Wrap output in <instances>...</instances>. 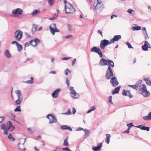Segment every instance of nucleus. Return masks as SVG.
<instances>
[{
    "label": "nucleus",
    "mask_w": 151,
    "mask_h": 151,
    "mask_svg": "<svg viewBox=\"0 0 151 151\" xmlns=\"http://www.w3.org/2000/svg\"><path fill=\"white\" fill-rule=\"evenodd\" d=\"M106 138L105 139V142L107 143V144H109V142L110 141V139L111 138V135L109 134H107L106 135Z\"/></svg>",
    "instance_id": "obj_27"
},
{
    "label": "nucleus",
    "mask_w": 151,
    "mask_h": 151,
    "mask_svg": "<svg viewBox=\"0 0 151 151\" xmlns=\"http://www.w3.org/2000/svg\"><path fill=\"white\" fill-rule=\"evenodd\" d=\"M38 25H37L34 24L33 25V26L32 29L31 31L32 34H34L36 31Z\"/></svg>",
    "instance_id": "obj_24"
},
{
    "label": "nucleus",
    "mask_w": 151,
    "mask_h": 151,
    "mask_svg": "<svg viewBox=\"0 0 151 151\" xmlns=\"http://www.w3.org/2000/svg\"><path fill=\"white\" fill-rule=\"evenodd\" d=\"M46 117L49 119V124L55 123L57 122V119L52 114H48L47 116Z\"/></svg>",
    "instance_id": "obj_8"
},
{
    "label": "nucleus",
    "mask_w": 151,
    "mask_h": 151,
    "mask_svg": "<svg viewBox=\"0 0 151 151\" xmlns=\"http://www.w3.org/2000/svg\"><path fill=\"white\" fill-rule=\"evenodd\" d=\"M136 127L141 129L142 130H146L148 131H149L150 130V128L149 127L144 126L142 125H138Z\"/></svg>",
    "instance_id": "obj_22"
},
{
    "label": "nucleus",
    "mask_w": 151,
    "mask_h": 151,
    "mask_svg": "<svg viewBox=\"0 0 151 151\" xmlns=\"http://www.w3.org/2000/svg\"><path fill=\"white\" fill-rule=\"evenodd\" d=\"M21 110L20 106H17V108L14 109V111L15 112L20 111Z\"/></svg>",
    "instance_id": "obj_39"
},
{
    "label": "nucleus",
    "mask_w": 151,
    "mask_h": 151,
    "mask_svg": "<svg viewBox=\"0 0 151 151\" xmlns=\"http://www.w3.org/2000/svg\"><path fill=\"white\" fill-rule=\"evenodd\" d=\"M84 130V129H83V128H81L80 127L76 129V131H80V130Z\"/></svg>",
    "instance_id": "obj_56"
},
{
    "label": "nucleus",
    "mask_w": 151,
    "mask_h": 151,
    "mask_svg": "<svg viewBox=\"0 0 151 151\" xmlns=\"http://www.w3.org/2000/svg\"><path fill=\"white\" fill-rule=\"evenodd\" d=\"M117 17V16L116 15L113 14L111 16V19H112L114 17Z\"/></svg>",
    "instance_id": "obj_62"
},
{
    "label": "nucleus",
    "mask_w": 151,
    "mask_h": 151,
    "mask_svg": "<svg viewBox=\"0 0 151 151\" xmlns=\"http://www.w3.org/2000/svg\"><path fill=\"white\" fill-rule=\"evenodd\" d=\"M104 65H108L109 67H113L114 66V63L112 61L110 60H106L104 59Z\"/></svg>",
    "instance_id": "obj_15"
},
{
    "label": "nucleus",
    "mask_w": 151,
    "mask_h": 151,
    "mask_svg": "<svg viewBox=\"0 0 151 151\" xmlns=\"http://www.w3.org/2000/svg\"><path fill=\"white\" fill-rule=\"evenodd\" d=\"M68 72H70L71 73V71H70L68 69H67L65 70V75L67 76L68 74Z\"/></svg>",
    "instance_id": "obj_50"
},
{
    "label": "nucleus",
    "mask_w": 151,
    "mask_h": 151,
    "mask_svg": "<svg viewBox=\"0 0 151 151\" xmlns=\"http://www.w3.org/2000/svg\"><path fill=\"white\" fill-rule=\"evenodd\" d=\"M113 74L112 70L110 67H109L106 75V77L107 79H109L110 77L113 76Z\"/></svg>",
    "instance_id": "obj_10"
},
{
    "label": "nucleus",
    "mask_w": 151,
    "mask_h": 151,
    "mask_svg": "<svg viewBox=\"0 0 151 151\" xmlns=\"http://www.w3.org/2000/svg\"><path fill=\"white\" fill-rule=\"evenodd\" d=\"M71 114V110L69 109L68 110V111L67 112H66L65 113H63V114H68V115H70Z\"/></svg>",
    "instance_id": "obj_46"
},
{
    "label": "nucleus",
    "mask_w": 151,
    "mask_h": 151,
    "mask_svg": "<svg viewBox=\"0 0 151 151\" xmlns=\"http://www.w3.org/2000/svg\"><path fill=\"white\" fill-rule=\"evenodd\" d=\"M67 128L66 129L70 130V131H72V129L71 127H68V126L67 127Z\"/></svg>",
    "instance_id": "obj_64"
},
{
    "label": "nucleus",
    "mask_w": 151,
    "mask_h": 151,
    "mask_svg": "<svg viewBox=\"0 0 151 151\" xmlns=\"http://www.w3.org/2000/svg\"><path fill=\"white\" fill-rule=\"evenodd\" d=\"M150 45L148 42L147 41H146L145 42L144 45L142 46V49L143 50L147 51L148 50V47L151 48Z\"/></svg>",
    "instance_id": "obj_17"
},
{
    "label": "nucleus",
    "mask_w": 151,
    "mask_h": 151,
    "mask_svg": "<svg viewBox=\"0 0 151 151\" xmlns=\"http://www.w3.org/2000/svg\"><path fill=\"white\" fill-rule=\"evenodd\" d=\"M7 127L5 124H2L1 125V128L3 130L4 133L5 135H7L8 134V131H12L14 129V127L13 126L12 122L10 121H9L7 123Z\"/></svg>",
    "instance_id": "obj_1"
},
{
    "label": "nucleus",
    "mask_w": 151,
    "mask_h": 151,
    "mask_svg": "<svg viewBox=\"0 0 151 151\" xmlns=\"http://www.w3.org/2000/svg\"><path fill=\"white\" fill-rule=\"evenodd\" d=\"M113 42H109L108 40L104 39V47L106 46L107 45L110 44L111 43H113Z\"/></svg>",
    "instance_id": "obj_31"
},
{
    "label": "nucleus",
    "mask_w": 151,
    "mask_h": 151,
    "mask_svg": "<svg viewBox=\"0 0 151 151\" xmlns=\"http://www.w3.org/2000/svg\"><path fill=\"white\" fill-rule=\"evenodd\" d=\"M65 12L66 14H73L75 11V9L73 5L69 3L65 5Z\"/></svg>",
    "instance_id": "obj_3"
},
{
    "label": "nucleus",
    "mask_w": 151,
    "mask_h": 151,
    "mask_svg": "<svg viewBox=\"0 0 151 151\" xmlns=\"http://www.w3.org/2000/svg\"><path fill=\"white\" fill-rule=\"evenodd\" d=\"M129 130L130 127H129L126 130L124 131V132L127 133H129Z\"/></svg>",
    "instance_id": "obj_60"
},
{
    "label": "nucleus",
    "mask_w": 151,
    "mask_h": 151,
    "mask_svg": "<svg viewBox=\"0 0 151 151\" xmlns=\"http://www.w3.org/2000/svg\"><path fill=\"white\" fill-rule=\"evenodd\" d=\"M128 86L136 90L137 89L138 87V85L137 83H136L135 85H128Z\"/></svg>",
    "instance_id": "obj_28"
},
{
    "label": "nucleus",
    "mask_w": 151,
    "mask_h": 151,
    "mask_svg": "<svg viewBox=\"0 0 151 151\" xmlns=\"http://www.w3.org/2000/svg\"><path fill=\"white\" fill-rule=\"evenodd\" d=\"M121 38V36L120 35H115L113 38L110 40V41L111 42L114 43L115 41H118Z\"/></svg>",
    "instance_id": "obj_19"
},
{
    "label": "nucleus",
    "mask_w": 151,
    "mask_h": 151,
    "mask_svg": "<svg viewBox=\"0 0 151 151\" xmlns=\"http://www.w3.org/2000/svg\"><path fill=\"white\" fill-rule=\"evenodd\" d=\"M67 126L66 125H63L61 126L60 128L62 129H66Z\"/></svg>",
    "instance_id": "obj_45"
},
{
    "label": "nucleus",
    "mask_w": 151,
    "mask_h": 151,
    "mask_svg": "<svg viewBox=\"0 0 151 151\" xmlns=\"http://www.w3.org/2000/svg\"><path fill=\"white\" fill-rule=\"evenodd\" d=\"M30 45V42H27L25 44V47H27Z\"/></svg>",
    "instance_id": "obj_57"
},
{
    "label": "nucleus",
    "mask_w": 151,
    "mask_h": 151,
    "mask_svg": "<svg viewBox=\"0 0 151 151\" xmlns=\"http://www.w3.org/2000/svg\"><path fill=\"white\" fill-rule=\"evenodd\" d=\"M39 12L37 10H34L31 13V14L32 15L34 16L38 14Z\"/></svg>",
    "instance_id": "obj_34"
},
{
    "label": "nucleus",
    "mask_w": 151,
    "mask_h": 151,
    "mask_svg": "<svg viewBox=\"0 0 151 151\" xmlns=\"http://www.w3.org/2000/svg\"><path fill=\"white\" fill-rule=\"evenodd\" d=\"M126 44L128 46V47L129 48H133V47H132V45H131L129 43V42H126Z\"/></svg>",
    "instance_id": "obj_47"
},
{
    "label": "nucleus",
    "mask_w": 151,
    "mask_h": 151,
    "mask_svg": "<svg viewBox=\"0 0 151 151\" xmlns=\"http://www.w3.org/2000/svg\"><path fill=\"white\" fill-rule=\"evenodd\" d=\"M60 91L61 89L60 88H57L55 90L52 94V97L54 98H57Z\"/></svg>",
    "instance_id": "obj_14"
},
{
    "label": "nucleus",
    "mask_w": 151,
    "mask_h": 151,
    "mask_svg": "<svg viewBox=\"0 0 151 151\" xmlns=\"http://www.w3.org/2000/svg\"><path fill=\"white\" fill-rule=\"evenodd\" d=\"M62 149L63 150H65L66 151L70 150V149H69L68 147L63 148Z\"/></svg>",
    "instance_id": "obj_61"
},
{
    "label": "nucleus",
    "mask_w": 151,
    "mask_h": 151,
    "mask_svg": "<svg viewBox=\"0 0 151 151\" xmlns=\"http://www.w3.org/2000/svg\"><path fill=\"white\" fill-rule=\"evenodd\" d=\"M66 83L67 85V86L68 87H69L70 86L69 81L67 77L66 78Z\"/></svg>",
    "instance_id": "obj_48"
},
{
    "label": "nucleus",
    "mask_w": 151,
    "mask_h": 151,
    "mask_svg": "<svg viewBox=\"0 0 151 151\" xmlns=\"http://www.w3.org/2000/svg\"><path fill=\"white\" fill-rule=\"evenodd\" d=\"M5 119L4 116H1L0 117V123H1L2 121H3Z\"/></svg>",
    "instance_id": "obj_52"
},
{
    "label": "nucleus",
    "mask_w": 151,
    "mask_h": 151,
    "mask_svg": "<svg viewBox=\"0 0 151 151\" xmlns=\"http://www.w3.org/2000/svg\"><path fill=\"white\" fill-rule=\"evenodd\" d=\"M127 126L129 127H132L133 126V124L132 123H130L129 124H127Z\"/></svg>",
    "instance_id": "obj_55"
},
{
    "label": "nucleus",
    "mask_w": 151,
    "mask_h": 151,
    "mask_svg": "<svg viewBox=\"0 0 151 151\" xmlns=\"http://www.w3.org/2000/svg\"><path fill=\"white\" fill-rule=\"evenodd\" d=\"M141 27L139 26L137 27H134L132 28V30H139L141 29Z\"/></svg>",
    "instance_id": "obj_35"
},
{
    "label": "nucleus",
    "mask_w": 151,
    "mask_h": 151,
    "mask_svg": "<svg viewBox=\"0 0 151 151\" xmlns=\"http://www.w3.org/2000/svg\"><path fill=\"white\" fill-rule=\"evenodd\" d=\"M99 64L100 66H104V58H102L100 60L99 63Z\"/></svg>",
    "instance_id": "obj_38"
},
{
    "label": "nucleus",
    "mask_w": 151,
    "mask_h": 151,
    "mask_svg": "<svg viewBox=\"0 0 151 151\" xmlns=\"http://www.w3.org/2000/svg\"><path fill=\"white\" fill-rule=\"evenodd\" d=\"M4 54L6 58H10L12 56L11 54L10 53L9 51L7 49L4 50Z\"/></svg>",
    "instance_id": "obj_20"
},
{
    "label": "nucleus",
    "mask_w": 151,
    "mask_h": 151,
    "mask_svg": "<svg viewBox=\"0 0 151 151\" xmlns=\"http://www.w3.org/2000/svg\"><path fill=\"white\" fill-rule=\"evenodd\" d=\"M68 139V137H67V138L65 139L64 140V142L63 143V145L65 146H68V142H67V139Z\"/></svg>",
    "instance_id": "obj_36"
},
{
    "label": "nucleus",
    "mask_w": 151,
    "mask_h": 151,
    "mask_svg": "<svg viewBox=\"0 0 151 151\" xmlns=\"http://www.w3.org/2000/svg\"><path fill=\"white\" fill-rule=\"evenodd\" d=\"M112 96H109L108 98V101L110 103H111L112 104H113V103L112 101Z\"/></svg>",
    "instance_id": "obj_44"
},
{
    "label": "nucleus",
    "mask_w": 151,
    "mask_h": 151,
    "mask_svg": "<svg viewBox=\"0 0 151 151\" xmlns=\"http://www.w3.org/2000/svg\"><path fill=\"white\" fill-rule=\"evenodd\" d=\"M28 130L30 133H32L35 132V129L34 128L32 129L31 128H29L28 129Z\"/></svg>",
    "instance_id": "obj_42"
},
{
    "label": "nucleus",
    "mask_w": 151,
    "mask_h": 151,
    "mask_svg": "<svg viewBox=\"0 0 151 151\" xmlns=\"http://www.w3.org/2000/svg\"><path fill=\"white\" fill-rule=\"evenodd\" d=\"M23 37V32L20 30H17L14 33V37L17 41H20Z\"/></svg>",
    "instance_id": "obj_5"
},
{
    "label": "nucleus",
    "mask_w": 151,
    "mask_h": 151,
    "mask_svg": "<svg viewBox=\"0 0 151 151\" xmlns=\"http://www.w3.org/2000/svg\"><path fill=\"white\" fill-rule=\"evenodd\" d=\"M139 89L140 93L145 97H147L150 95V93L147 90L146 86L145 84L140 85Z\"/></svg>",
    "instance_id": "obj_2"
},
{
    "label": "nucleus",
    "mask_w": 151,
    "mask_h": 151,
    "mask_svg": "<svg viewBox=\"0 0 151 151\" xmlns=\"http://www.w3.org/2000/svg\"><path fill=\"white\" fill-rule=\"evenodd\" d=\"M122 94L123 95L128 96L130 98L132 97V95L131 94L130 91L128 90H123L122 93Z\"/></svg>",
    "instance_id": "obj_18"
},
{
    "label": "nucleus",
    "mask_w": 151,
    "mask_h": 151,
    "mask_svg": "<svg viewBox=\"0 0 151 151\" xmlns=\"http://www.w3.org/2000/svg\"><path fill=\"white\" fill-rule=\"evenodd\" d=\"M83 131H84L85 132V136L87 137L90 133V132L87 129L86 130L84 129Z\"/></svg>",
    "instance_id": "obj_37"
},
{
    "label": "nucleus",
    "mask_w": 151,
    "mask_h": 151,
    "mask_svg": "<svg viewBox=\"0 0 151 151\" xmlns=\"http://www.w3.org/2000/svg\"><path fill=\"white\" fill-rule=\"evenodd\" d=\"M69 90L71 92V94H73L74 96H72V97L74 99H77L79 97V95L77 93L75 90L74 89L73 87L71 86L70 87Z\"/></svg>",
    "instance_id": "obj_11"
},
{
    "label": "nucleus",
    "mask_w": 151,
    "mask_h": 151,
    "mask_svg": "<svg viewBox=\"0 0 151 151\" xmlns=\"http://www.w3.org/2000/svg\"><path fill=\"white\" fill-rule=\"evenodd\" d=\"M16 116L12 114H10V117L11 119L13 120H14L15 117Z\"/></svg>",
    "instance_id": "obj_41"
},
{
    "label": "nucleus",
    "mask_w": 151,
    "mask_h": 151,
    "mask_svg": "<svg viewBox=\"0 0 151 151\" xmlns=\"http://www.w3.org/2000/svg\"><path fill=\"white\" fill-rule=\"evenodd\" d=\"M144 80L145 81L148 85L151 86V81L150 78H145Z\"/></svg>",
    "instance_id": "obj_29"
},
{
    "label": "nucleus",
    "mask_w": 151,
    "mask_h": 151,
    "mask_svg": "<svg viewBox=\"0 0 151 151\" xmlns=\"http://www.w3.org/2000/svg\"><path fill=\"white\" fill-rule=\"evenodd\" d=\"M23 12V11L22 9L20 8H17L16 9L13 10L12 12V14L17 15H21Z\"/></svg>",
    "instance_id": "obj_13"
},
{
    "label": "nucleus",
    "mask_w": 151,
    "mask_h": 151,
    "mask_svg": "<svg viewBox=\"0 0 151 151\" xmlns=\"http://www.w3.org/2000/svg\"><path fill=\"white\" fill-rule=\"evenodd\" d=\"M76 61V58H75L74 59V60L72 62V65H74L75 64Z\"/></svg>",
    "instance_id": "obj_59"
},
{
    "label": "nucleus",
    "mask_w": 151,
    "mask_h": 151,
    "mask_svg": "<svg viewBox=\"0 0 151 151\" xmlns=\"http://www.w3.org/2000/svg\"><path fill=\"white\" fill-rule=\"evenodd\" d=\"M145 38L146 39H147L148 38V36L147 34L146 33H145Z\"/></svg>",
    "instance_id": "obj_63"
},
{
    "label": "nucleus",
    "mask_w": 151,
    "mask_h": 151,
    "mask_svg": "<svg viewBox=\"0 0 151 151\" xmlns=\"http://www.w3.org/2000/svg\"><path fill=\"white\" fill-rule=\"evenodd\" d=\"M143 119L144 120L146 121H148L151 120V112H150L148 115L146 116H144L143 117Z\"/></svg>",
    "instance_id": "obj_25"
},
{
    "label": "nucleus",
    "mask_w": 151,
    "mask_h": 151,
    "mask_svg": "<svg viewBox=\"0 0 151 151\" xmlns=\"http://www.w3.org/2000/svg\"><path fill=\"white\" fill-rule=\"evenodd\" d=\"M99 0H97L98 3L96 5L95 8H94V9H95L96 10L98 9L101 7L103 5V3L101 1H99Z\"/></svg>",
    "instance_id": "obj_21"
},
{
    "label": "nucleus",
    "mask_w": 151,
    "mask_h": 151,
    "mask_svg": "<svg viewBox=\"0 0 151 151\" xmlns=\"http://www.w3.org/2000/svg\"><path fill=\"white\" fill-rule=\"evenodd\" d=\"M9 139L11 141H14L15 140V139L12 137V134H9L8 136Z\"/></svg>",
    "instance_id": "obj_33"
},
{
    "label": "nucleus",
    "mask_w": 151,
    "mask_h": 151,
    "mask_svg": "<svg viewBox=\"0 0 151 151\" xmlns=\"http://www.w3.org/2000/svg\"><path fill=\"white\" fill-rule=\"evenodd\" d=\"M16 93L17 95L18 99L15 101L16 104L19 105L20 104L23 100V96L20 91L17 90Z\"/></svg>",
    "instance_id": "obj_4"
},
{
    "label": "nucleus",
    "mask_w": 151,
    "mask_h": 151,
    "mask_svg": "<svg viewBox=\"0 0 151 151\" xmlns=\"http://www.w3.org/2000/svg\"><path fill=\"white\" fill-rule=\"evenodd\" d=\"M50 31L53 35H55V32H59L60 30L56 27V24L55 23H52L49 26Z\"/></svg>",
    "instance_id": "obj_6"
},
{
    "label": "nucleus",
    "mask_w": 151,
    "mask_h": 151,
    "mask_svg": "<svg viewBox=\"0 0 151 151\" xmlns=\"http://www.w3.org/2000/svg\"><path fill=\"white\" fill-rule=\"evenodd\" d=\"M100 47L101 49L104 48V40H102L101 41Z\"/></svg>",
    "instance_id": "obj_43"
},
{
    "label": "nucleus",
    "mask_w": 151,
    "mask_h": 151,
    "mask_svg": "<svg viewBox=\"0 0 151 151\" xmlns=\"http://www.w3.org/2000/svg\"><path fill=\"white\" fill-rule=\"evenodd\" d=\"M76 110L75 109V108L74 107L73 108V111L72 112L73 114H75V113L76 112Z\"/></svg>",
    "instance_id": "obj_58"
},
{
    "label": "nucleus",
    "mask_w": 151,
    "mask_h": 151,
    "mask_svg": "<svg viewBox=\"0 0 151 151\" xmlns=\"http://www.w3.org/2000/svg\"><path fill=\"white\" fill-rule=\"evenodd\" d=\"M73 35H70L67 36H66L64 37L65 38H70L71 37H72Z\"/></svg>",
    "instance_id": "obj_51"
},
{
    "label": "nucleus",
    "mask_w": 151,
    "mask_h": 151,
    "mask_svg": "<svg viewBox=\"0 0 151 151\" xmlns=\"http://www.w3.org/2000/svg\"><path fill=\"white\" fill-rule=\"evenodd\" d=\"M133 12H134V11L130 9H129L127 10V12L130 14H132Z\"/></svg>",
    "instance_id": "obj_53"
},
{
    "label": "nucleus",
    "mask_w": 151,
    "mask_h": 151,
    "mask_svg": "<svg viewBox=\"0 0 151 151\" xmlns=\"http://www.w3.org/2000/svg\"><path fill=\"white\" fill-rule=\"evenodd\" d=\"M102 143L99 144L97 146H93L92 149L93 150L97 151L99 150L102 147Z\"/></svg>",
    "instance_id": "obj_23"
},
{
    "label": "nucleus",
    "mask_w": 151,
    "mask_h": 151,
    "mask_svg": "<svg viewBox=\"0 0 151 151\" xmlns=\"http://www.w3.org/2000/svg\"><path fill=\"white\" fill-rule=\"evenodd\" d=\"M11 43H12V44H16V45H17L19 44L18 43V42H17V41H12Z\"/></svg>",
    "instance_id": "obj_54"
},
{
    "label": "nucleus",
    "mask_w": 151,
    "mask_h": 151,
    "mask_svg": "<svg viewBox=\"0 0 151 151\" xmlns=\"http://www.w3.org/2000/svg\"><path fill=\"white\" fill-rule=\"evenodd\" d=\"M121 87V86H119L115 88L114 91L112 92V94L114 95L115 93H118L119 92Z\"/></svg>",
    "instance_id": "obj_26"
},
{
    "label": "nucleus",
    "mask_w": 151,
    "mask_h": 151,
    "mask_svg": "<svg viewBox=\"0 0 151 151\" xmlns=\"http://www.w3.org/2000/svg\"><path fill=\"white\" fill-rule=\"evenodd\" d=\"M40 42V40L37 38H35L34 40L30 41V45L34 47L36 46L37 44Z\"/></svg>",
    "instance_id": "obj_16"
},
{
    "label": "nucleus",
    "mask_w": 151,
    "mask_h": 151,
    "mask_svg": "<svg viewBox=\"0 0 151 151\" xmlns=\"http://www.w3.org/2000/svg\"><path fill=\"white\" fill-rule=\"evenodd\" d=\"M48 4L50 5H52L53 2H54V0H47Z\"/></svg>",
    "instance_id": "obj_49"
},
{
    "label": "nucleus",
    "mask_w": 151,
    "mask_h": 151,
    "mask_svg": "<svg viewBox=\"0 0 151 151\" xmlns=\"http://www.w3.org/2000/svg\"><path fill=\"white\" fill-rule=\"evenodd\" d=\"M26 82L29 84H32L33 82V78L32 77L31 78V79Z\"/></svg>",
    "instance_id": "obj_40"
},
{
    "label": "nucleus",
    "mask_w": 151,
    "mask_h": 151,
    "mask_svg": "<svg viewBox=\"0 0 151 151\" xmlns=\"http://www.w3.org/2000/svg\"><path fill=\"white\" fill-rule=\"evenodd\" d=\"M68 29V30L70 31H71L73 30V27L70 24H67Z\"/></svg>",
    "instance_id": "obj_32"
},
{
    "label": "nucleus",
    "mask_w": 151,
    "mask_h": 151,
    "mask_svg": "<svg viewBox=\"0 0 151 151\" xmlns=\"http://www.w3.org/2000/svg\"><path fill=\"white\" fill-rule=\"evenodd\" d=\"M91 52H95L97 53L99 55V56L100 58H102L103 56L102 52L100 50V48L99 47H93L91 48Z\"/></svg>",
    "instance_id": "obj_7"
},
{
    "label": "nucleus",
    "mask_w": 151,
    "mask_h": 151,
    "mask_svg": "<svg viewBox=\"0 0 151 151\" xmlns=\"http://www.w3.org/2000/svg\"><path fill=\"white\" fill-rule=\"evenodd\" d=\"M110 83L113 86H116L119 84V82L116 77L114 76L111 79Z\"/></svg>",
    "instance_id": "obj_12"
},
{
    "label": "nucleus",
    "mask_w": 151,
    "mask_h": 151,
    "mask_svg": "<svg viewBox=\"0 0 151 151\" xmlns=\"http://www.w3.org/2000/svg\"><path fill=\"white\" fill-rule=\"evenodd\" d=\"M17 51L18 52L21 51L22 49V46L18 44L17 45H16Z\"/></svg>",
    "instance_id": "obj_30"
},
{
    "label": "nucleus",
    "mask_w": 151,
    "mask_h": 151,
    "mask_svg": "<svg viewBox=\"0 0 151 151\" xmlns=\"http://www.w3.org/2000/svg\"><path fill=\"white\" fill-rule=\"evenodd\" d=\"M26 139H20L19 142L18 144V146L20 149L21 151H25L26 148H25L23 149L22 148L24 147V144L25 142Z\"/></svg>",
    "instance_id": "obj_9"
}]
</instances>
